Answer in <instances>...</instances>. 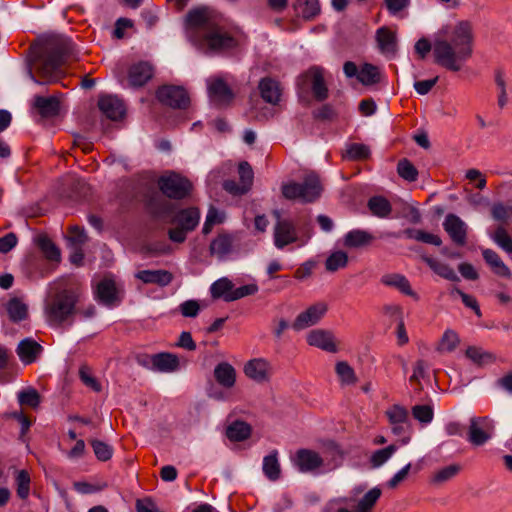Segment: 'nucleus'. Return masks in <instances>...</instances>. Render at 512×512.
<instances>
[{"mask_svg":"<svg viewBox=\"0 0 512 512\" xmlns=\"http://www.w3.org/2000/svg\"><path fill=\"white\" fill-rule=\"evenodd\" d=\"M159 190L170 199L181 200L189 196L192 191V183L176 172H168L159 177Z\"/></svg>","mask_w":512,"mask_h":512,"instance_id":"6e6552de","label":"nucleus"},{"mask_svg":"<svg viewBox=\"0 0 512 512\" xmlns=\"http://www.w3.org/2000/svg\"><path fill=\"white\" fill-rule=\"evenodd\" d=\"M72 55L71 43L63 38H50L35 51L36 70L44 83H55L63 76L62 66ZM30 78L37 84H43L29 71Z\"/></svg>","mask_w":512,"mask_h":512,"instance_id":"f03ea898","label":"nucleus"},{"mask_svg":"<svg viewBox=\"0 0 512 512\" xmlns=\"http://www.w3.org/2000/svg\"><path fill=\"white\" fill-rule=\"evenodd\" d=\"M422 259L429 266V268L440 277L453 282L460 280L453 268L448 264L442 263L428 256H423Z\"/></svg>","mask_w":512,"mask_h":512,"instance_id":"2f4dec72","label":"nucleus"},{"mask_svg":"<svg viewBox=\"0 0 512 512\" xmlns=\"http://www.w3.org/2000/svg\"><path fill=\"white\" fill-rule=\"evenodd\" d=\"M371 213L379 218H386L392 211L390 202L382 196L371 197L368 201Z\"/></svg>","mask_w":512,"mask_h":512,"instance_id":"c9c22d12","label":"nucleus"},{"mask_svg":"<svg viewBox=\"0 0 512 512\" xmlns=\"http://www.w3.org/2000/svg\"><path fill=\"white\" fill-rule=\"evenodd\" d=\"M214 378L220 386L230 389L236 383V370L230 363L221 362L214 368Z\"/></svg>","mask_w":512,"mask_h":512,"instance_id":"cd10ccee","label":"nucleus"},{"mask_svg":"<svg viewBox=\"0 0 512 512\" xmlns=\"http://www.w3.org/2000/svg\"><path fill=\"white\" fill-rule=\"evenodd\" d=\"M324 69L320 66H312L297 78L299 94L308 93L311 90L317 101L328 98V88L324 79Z\"/></svg>","mask_w":512,"mask_h":512,"instance_id":"0eeeda50","label":"nucleus"},{"mask_svg":"<svg viewBox=\"0 0 512 512\" xmlns=\"http://www.w3.org/2000/svg\"><path fill=\"white\" fill-rule=\"evenodd\" d=\"M454 294H457L458 296L461 297L462 299V302L463 304L474 310L475 314L478 316V317H481L482 316V313H481V310H480V307H479V304L476 300V298L472 295H469L465 292H463L461 289L457 288V287H454L452 290H451V295H454Z\"/></svg>","mask_w":512,"mask_h":512,"instance_id":"0e129e2a","label":"nucleus"},{"mask_svg":"<svg viewBox=\"0 0 512 512\" xmlns=\"http://www.w3.org/2000/svg\"><path fill=\"white\" fill-rule=\"evenodd\" d=\"M491 216L495 221L507 224L512 216V206H506L501 202H496L491 207Z\"/></svg>","mask_w":512,"mask_h":512,"instance_id":"4d7b16f0","label":"nucleus"},{"mask_svg":"<svg viewBox=\"0 0 512 512\" xmlns=\"http://www.w3.org/2000/svg\"><path fill=\"white\" fill-rule=\"evenodd\" d=\"M153 370L159 372H173L179 368L178 357L171 353H157L152 355Z\"/></svg>","mask_w":512,"mask_h":512,"instance_id":"c85d7f7f","label":"nucleus"},{"mask_svg":"<svg viewBox=\"0 0 512 512\" xmlns=\"http://www.w3.org/2000/svg\"><path fill=\"white\" fill-rule=\"evenodd\" d=\"M373 239L374 237L369 232L354 229L344 236L343 244L347 248H360L371 244Z\"/></svg>","mask_w":512,"mask_h":512,"instance_id":"7c9ffc66","label":"nucleus"},{"mask_svg":"<svg viewBox=\"0 0 512 512\" xmlns=\"http://www.w3.org/2000/svg\"><path fill=\"white\" fill-rule=\"evenodd\" d=\"M154 74L153 66L147 61L133 64L128 71V81L132 87L144 86Z\"/></svg>","mask_w":512,"mask_h":512,"instance_id":"412c9836","label":"nucleus"},{"mask_svg":"<svg viewBox=\"0 0 512 512\" xmlns=\"http://www.w3.org/2000/svg\"><path fill=\"white\" fill-rule=\"evenodd\" d=\"M326 311L327 305L325 303L319 302L311 305L296 317L291 327L296 331H300L313 326L321 320Z\"/></svg>","mask_w":512,"mask_h":512,"instance_id":"2eb2a0df","label":"nucleus"},{"mask_svg":"<svg viewBox=\"0 0 512 512\" xmlns=\"http://www.w3.org/2000/svg\"><path fill=\"white\" fill-rule=\"evenodd\" d=\"M485 262L490 266L492 271L501 277L510 278L511 271L509 267L502 261L500 256L492 249H484L482 251Z\"/></svg>","mask_w":512,"mask_h":512,"instance_id":"c756f323","label":"nucleus"},{"mask_svg":"<svg viewBox=\"0 0 512 512\" xmlns=\"http://www.w3.org/2000/svg\"><path fill=\"white\" fill-rule=\"evenodd\" d=\"M32 108L45 119L57 117L61 112V101L58 95L40 96L33 98Z\"/></svg>","mask_w":512,"mask_h":512,"instance_id":"dca6fc26","label":"nucleus"},{"mask_svg":"<svg viewBox=\"0 0 512 512\" xmlns=\"http://www.w3.org/2000/svg\"><path fill=\"white\" fill-rule=\"evenodd\" d=\"M473 32L469 22L461 21L449 39L437 38L433 43L434 62L439 66L458 72L473 53Z\"/></svg>","mask_w":512,"mask_h":512,"instance_id":"f257e3e1","label":"nucleus"},{"mask_svg":"<svg viewBox=\"0 0 512 512\" xmlns=\"http://www.w3.org/2000/svg\"><path fill=\"white\" fill-rule=\"evenodd\" d=\"M381 282L387 286H393L399 289L403 294L418 298L413 292L407 278L401 274H388L384 275Z\"/></svg>","mask_w":512,"mask_h":512,"instance_id":"473e14b6","label":"nucleus"},{"mask_svg":"<svg viewBox=\"0 0 512 512\" xmlns=\"http://www.w3.org/2000/svg\"><path fill=\"white\" fill-rule=\"evenodd\" d=\"M119 289L113 279L104 278L97 284L96 297L104 305L110 306L120 302Z\"/></svg>","mask_w":512,"mask_h":512,"instance_id":"5701e85b","label":"nucleus"},{"mask_svg":"<svg viewBox=\"0 0 512 512\" xmlns=\"http://www.w3.org/2000/svg\"><path fill=\"white\" fill-rule=\"evenodd\" d=\"M459 342L460 340L456 332L446 330L437 345V351L441 353L452 352L456 349Z\"/></svg>","mask_w":512,"mask_h":512,"instance_id":"a18cd8bd","label":"nucleus"},{"mask_svg":"<svg viewBox=\"0 0 512 512\" xmlns=\"http://www.w3.org/2000/svg\"><path fill=\"white\" fill-rule=\"evenodd\" d=\"M258 89L261 98L271 105H277L281 100L282 88L280 83L271 78L264 77L259 81Z\"/></svg>","mask_w":512,"mask_h":512,"instance_id":"b1692460","label":"nucleus"},{"mask_svg":"<svg viewBox=\"0 0 512 512\" xmlns=\"http://www.w3.org/2000/svg\"><path fill=\"white\" fill-rule=\"evenodd\" d=\"M251 427L244 421H235L227 427V437L236 442L244 441L249 438Z\"/></svg>","mask_w":512,"mask_h":512,"instance_id":"f704fd0d","label":"nucleus"},{"mask_svg":"<svg viewBox=\"0 0 512 512\" xmlns=\"http://www.w3.org/2000/svg\"><path fill=\"white\" fill-rule=\"evenodd\" d=\"M307 342L309 345L322 350L332 353L337 352V346L331 332L321 329L312 330L307 335Z\"/></svg>","mask_w":512,"mask_h":512,"instance_id":"393cba45","label":"nucleus"},{"mask_svg":"<svg viewBox=\"0 0 512 512\" xmlns=\"http://www.w3.org/2000/svg\"><path fill=\"white\" fill-rule=\"evenodd\" d=\"M238 173L240 183L250 190L254 179V172L251 165L246 161L239 163Z\"/></svg>","mask_w":512,"mask_h":512,"instance_id":"e2e57ef3","label":"nucleus"},{"mask_svg":"<svg viewBox=\"0 0 512 512\" xmlns=\"http://www.w3.org/2000/svg\"><path fill=\"white\" fill-rule=\"evenodd\" d=\"M348 264V255L344 251L333 252L325 261V268L329 272H336Z\"/></svg>","mask_w":512,"mask_h":512,"instance_id":"c03bdc74","label":"nucleus"},{"mask_svg":"<svg viewBox=\"0 0 512 512\" xmlns=\"http://www.w3.org/2000/svg\"><path fill=\"white\" fill-rule=\"evenodd\" d=\"M293 466L304 474L317 475L323 472L325 460L315 450L308 448L298 449L291 457Z\"/></svg>","mask_w":512,"mask_h":512,"instance_id":"1a4fd4ad","label":"nucleus"},{"mask_svg":"<svg viewBox=\"0 0 512 512\" xmlns=\"http://www.w3.org/2000/svg\"><path fill=\"white\" fill-rule=\"evenodd\" d=\"M263 473L271 481H276L280 478L281 468L278 461V452L276 450L264 457Z\"/></svg>","mask_w":512,"mask_h":512,"instance_id":"72a5a7b5","label":"nucleus"},{"mask_svg":"<svg viewBox=\"0 0 512 512\" xmlns=\"http://www.w3.org/2000/svg\"><path fill=\"white\" fill-rule=\"evenodd\" d=\"M7 312L12 321L19 322L27 317L28 308L27 305L20 301L18 298H12L7 303Z\"/></svg>","mask_w":512,"mask_h":512,"instance_id":"79ce46f5","label":"nucleus"},{"mask_svg":"<svg viewBox=\"0 0 512 512\" xmlns=\"http://www.w3.org/2000/svg\"><path fill=\"white\" fill-rule=\"evenodd\" d=\"M81 295L78 287L64 288L52 294L45 304V314L49 323L61 325L67 321L75 313Z\"/></svg>","mask_w":512,"mask_h":512,"instance_id":"7ed1b4c3","label":"nucleus"},{"mask_svg":"<svg viewBox=\"0 0 512 512\" xmlns=\"http://www.w3.org/2000/svg\"><path fill=\"white\" fill-rule=\"evenodd\" d=\"M495 424L488 416H475L470 419L467 439L474 446H482L494 435Z\"/></svg>","mask_w":512,"mask_h":512,"instance_id":"9b49d317","label":"nucleus"},{"mask_svg":"<svg viewBox=\"0 0 512 512\" xmlns=\"http://www.w3.org/2000/svg\"><path fill=\"white\" fill-rule=\"evenodd\" d=\"M406 236L410 239H414L419 242L440 246L442 244V240L438 235L425 232L423 230H416V229H406L404 231Z\"/></svg>","mask_w":512,"mask_h":512,"instance_id":"37998d69","label":"nucleus"},{"mask_svg":"<svg viewBox=\"0 0 512 512\" xmlns=\"http://www.w3.org/2000/svg\"><path fill=\"white\" fill-rule=\"evenodd\" d=\"M218 19L208 7H198L190 10L186 16L187 38L191 42V35L196 31L200 34L212 26Z\"/></svg>","mask_w":512,"mask_h":512,"instance_id":"f8f14e48","label":"nucleus"},{"mask_svg":"<svg viewBox=\"0 0 512 512\" xmlns=\"http://www.w3.org/2000/svg\"><path fill=\"white\" fill-rule=\"evenodd\" d=\"M208 94L211 101L218 106L229 105L234 99V93L228 84L219 77L207 80Z\"/></svg>","mask_w":512,"mask_h":512,"instance_id":"4468645a","label":"nucleus"},{"mask_svg":"<svg viewBox=\"0 0 512 512\" xmlns=\"http://www.w3.org/2000/svg\"><path fill=\"white\" fill-rule=\"evenodd\" d=\"M179 311L184 317L194 318L200 311V305L196 300H187L179 305Z\"/></svg>","mask_w":512,"mask_h":512,"instance_id":"774afa93","label":"nucleus"},{"mask_svg":"<svg viewBox=\"0 0 512 512\" xmlns=\"http://www.w3.org/2000/svg\"><path fill=\"white\" fill-rule=\"evenodd\" d=\"M17 495L21 499H26L30 493V475L26 470H20L16 475Z\"/></svg>","mask_w":512,"mask_h":512,"instance_id":"6e6d98bb","label":"nucleus"},{"mask_svg":"<svg viewBox=\"0 0 512 512\" xmlns=\"http://www.w3.org/2000/svg\"><path fill=\"white\" fill-rule=\"evenodd\" d=\"M382 492L378 487L370 489L365 495L359 500L356 512H371L376 502L379 500Z\"/></svg>","mask_w":512,"mask_h":512,"instance_id":"ea45409f","label":"nucleus"},{"mask_svg":"<svg viewBox=\"0 0 512 512\" xmlns=\"http://www.w3.org/2000/svg\"><path fill=\"white\" fill-rule=\"evenodd\" d=\"M466 356L478 365H484L494 361V356L491 353L475 346H470L467 348Z\"/></svg>","mask_w":512,"mask_h":512,"instance_id":"603ef678","label":"nucleus"},{"mask_svg":"<svg viewBox=\"0 0 512 512\" xmlns=\"http://www.w3.org/2000/svg\"><path fill=\"white\" fill-rule=\"evenodd\" d=\"M200 221V211L196 207H188L177 211L171 222L176 227L169 229V239L175 243H183L189 232L195 230Z\"/></svg>","mask_w":512,"mask_h":512,"instance_id":"423d86ee","label":"nucleus"},{"mask_svg":"<svg viewBox=\"0 0 512 512\" xmlns=\"http://www.w3.org/2000/svg\"><path fill=\"white\" fill-rule=\"evenodd\" d=\"M81 381L95 392H100L102 387L98 380L91 374L89 367L81 366L79 369Z\"/></svg>","mask_w":512,"mask_h":512,"instance_id":"338daca9","label":"nucleus"},{"mask_svg":"<svg viewBox=\"0 0 512 512\" xmlns=\"http://www.w3.org/2000/svg\"><path fill=\"white\" fill-rule=\"evenodd\" d=\"M276 219L273 228V242L276 248L283 249L298 240V232L295 223L289 218H282L279 210L272 211Z\"/></svg>","mask_w":512,"mask_h":512,"instance_id":"9d476101","label":"nucleus"},{"mask_svg":"<svg viewBox=\"0 0 512 512\" xmlns=\"http://www.w3.org/2000/svg\"><path fill=\"white\" fill-rule=\"evenodd\" d=\"M381 73L377 66L370 63H365L358 74V80L363 85H373L380 82Z\"/></svg>","mask_w":512,"mask_h":512,"instance_id":"4c0bfd02","label":"nucleus"},{"mask_svg":"<svg viewBox=\"0 0 512 512\" xmlns=\"http://www.w3.org/2000/svg\"><path fill=\"white\" fill-rule=\"evenodd\" d=\"M346 155L351 160H364L369 157L370 149L365 144L353 143L347 147Z\"/></svg>","mask_w":512,"mask_h":512,"instance_id":"052dcab7","label":"nucleus"},{"mask_svg":"<svg viewBox=\"0 0 512 512\" xmlns=\"http://www.w3.org/2000/svg\"><path fill=\"white\" fill-rule=\"evenodd\" d=\"M156 97L162 104L174 109H186L190 103L187 91L180 86L163 85L156 91Z\"/></svg>","mask_w":512,"mask_h":512,"instance_id":"ddd939ff","label":"nucleus"},{"mask_svg":"<svg viewBox=\"0 0 512 512\" xmlns=\"http://www.w3.org/2000/svg\"><path fill=\"white\" fill-rule=\"evenodd\" d=\"M18 402L22 406L37 408L41 402V396L35 388H27L18 393Z\"/></svg>","mask_w":512,"mask_h":512,"instance_id":"8fccbe9b","label":"nucleus"},{"mask_svg":"<svg viewBox=\"0 0 512 512\" xmlns=\"http://www.w3.org/2000/svg\"><path fill=\"white\" fill-rule=\"evenodd\" d=\"M460 469L461 467L458 464H451L449 466L441 468L433 474L432 483H445L454 478L460 472Z\"/></svg>","mask_w":512,"mask_h":512,"instance_id":"864d4df0","label":"nucleus"},{"mask_svg":"<svg viewBox=\"0 0 512 512\" xmlns=\"http://www.w3.org/2000/svg\"><path fill=\"white\" fill-rule=\"evenodd\" d=\"M244 374L257 383H263L269 380L271 366L269 362L263 358H255L249 360L243 368Z\"/></svg>","mask_w":512,"mask_h":512,"instance_id":"6ab92c4d","label":"nucleus"},{"mask_svg":"<svg viewBox=\"0 0 512 512\" xmlns=\"http://www.w3.org/2000/svg\"><path fill=\"white\" fill-rule=\"evenodd\" d=\"M282 194L288 200H300L302 203L315 202L321 195L322 185L318 175L307 174L301 183L290 182L282 185Z\"/></svg>","mask_w":512,"mask_h":512,"instance_id":"39448f33","label":"nucleus"},{"mask_svg":"<svg viewBox=\"0 0 512 512\" xmlns=\"http://www.w3.org/2000/svg\"><path fill=\"white\" fill-rule=\"evenodd\" d=\"M398 175L406 181L414 182L418 177V170L412 162L406 158L399 160L397 164Z\"/></svg>","mask_w":512,"mask_h":512,"instance_id":"3c124183","label":"nucleus"},{"mask_svg":"<svg viewBox=\"0 0 512 512\" xmlns=\"http://www.w3.org/2000/svg\"><path fill=\"white\" fill-rule=\"evenodd\" d=\"M386 416L390 424L408 423L409 413L408 410L399 404H394L386 411Z\"/></svg>","mask_w":512,"mask_h":512,"instance_id":"de8ad7c7","label":"nucleus"},{"mask_svg":"<svg viewBox=\"0 0 512 512\" xmlns=\"http://www.w3.org/2000/svg\"><path fill=\"white\" fill-rule=\"evenodd\" d=\"M234 238L229 233H219L210 243V253L219 259L225 258L233 250Z\"/></svg>","mask_w":512,"mask_h":512,"instance_id":"bb28decb","label":"nucleus"},{"mask_svg":"<svg viewBox=\"0 0 512 512\" xmlns=\"http://www.w3.org/2000/svg\"><path fill=\"white\" fill-rule=\"evenodd\" d=\"M258 292L256 284H247L238 288H233V292L227 297V302H232L246 296L254 295Z\"/></svg>","mask_w":512,"mask_h":512,"instance_id":"69168bd1","label":"nucleus"},{"mask_svg":"<svg viewBox=\"0 0 512 512\" xmlns=\"http://www.w3.org/2000/svg\"><path fill=\"white\" fill-rule=\"evenodd\" d=\"M135 277L145 284H156L161 287L169 285L173 280V274L167 270H141Z\"/></svg>","mask_w":512,"mask_h":512,"instance_id":"a878e982","label":"nucleus"},{"mask_svg":"<svg viewBox=\"0 0 512 512\" xmlns=\"http://www.w3.org/2000/svg\"><path fill=\"white\" fill-rule=\"evenodd\" d=\"M293 7L295 10H299L306 20H311L320 13L319 0H296Z\"/></svg>","mask_w":512,"mask_h":512,"instance_id":"e433bc0d","label":"nucleus"},{"mask_svg":"<svg viewBox=\"0 0 512 512\" xmlns=\"http://www.w3.org/2000/svg\"><path fill=\"white\" fill-rule=\"evenodd\" d=\"M66 239L70 243L71 247H82L87 242L88 237L83 228L75 225L69 228Z\"/></svg>","mask_w":512,"mask_h":512,"instance_id":"680f3d73","label":"nucleus"},{"mask_svg":"<svg viewBox=\"0 0 512 512\" xmlns=\"http://www.w3.org/2000/svg\"><path fill=\"white\" fill-rule=\"evenodd\" d=\"M191 43L207 55L219 54L238 45L237 40L224 30L218 20L203 33H193Z\"/></svg>","mask_w":512,"mask_h":512,"instance_id":"20e7f679","label":"nucleus"},{"mask_svg":"<svg viewBox=\"0 0 512 512\" xmlns=\"http://www.w3.org/2000/svg\"><path fill=\"white\" fill-rule=\"evenodd\" d=\"M42 352L43 347L36 340L30 337L21 340L16 348V353L24 365L34 363Z\"/></svg>","mask_w":512,"mask_h":512,"instance_id":"aec40b11","label":"nucleus"},{"mask_svg":"<svg viewBox=\"0 0 512 512\" xmlns=\"http://www.w3.org/2000/svg\"><path fill=\"white\" fill-rule=\"evenodd\" d=\"M90 444L93 448L94 454L96 458L100 461H108L113 455V448L107 443L92 439L90 440Z\"/></svg>","mask_w":512,"mask_h":512,"instance_id":"13d9d810","label":"nucleus"},{"mask_svg":"<svg viewBox=\"0 0 512 512\" xmlns=\"http://www.w3.org/2000/svg\"><path fill=\"white\" fill-rule=\"evenodd\" d=\"M443 228L456 245L466 244L468 227L460 217L452 213L446 215Z\"/></svg>","mask_w":512,"mask_h":512,"instance_id":"a211bd4d","label":"nucleus"},{"mask_svg":"<svg viewBox=\"0 0 512 512\" xmlns=\"http://www.w3.org/2000/svg\"><path fill=\"white\" fill-rule=\"evenodd\" d=\"M491 238L503 251L512 254V238L503 226L497 227Z\"/></svg>","mask_w":512,"mask_h":512,"instance_id":"09e8293b","label":"nucleus"},{"mask_svg":"<svg viewBox=\"0 0 512 512\" xmlns=\"http://www.w3.org/2000/svg\"><path fill=\"white\" fill-rule=\"evenodd\" d=\"M411 412L413 417L422 424H429L434 417V411L430 405H415Z\"/></svg>","mask_w":512,"mask_h":512,"instance_id":"bf43d9fd","label":"nucleus"},{"mask_svg":"<svg viewBox=\"0 0 512 512\" xmlns=\"http://www.w3.org/2000/svg\"><path fill=\"white\" fill-rule=\"evenodd\" d=\"M396 451L397 447L395 445H389L383 449L374 451L370 457V464L372 468H379L382 466L392 457Z\"/></svg>","mask_w":512,"mask_h":512,"instance_id":"49530a36","label":"nucleus"},{"mask_svg":"<svg viewBox=\"0 0 512 512\" xmlns=\"http://www.w3.org/2000/svg\"><path fill=\"white\" fill-rule=\"evenodd\" d=\"M98 107L107 118L113 121L121 119L125 114V105L116 96H101L98 101Z\"/></svg>","mask_w":512,"mask_h":512,"instance_id":"4be33fe9","label":"nucleus"},{"mask_svg":"<svg viewBox=\"0 0 512 512\" xmlns=\"http://www.w3.org/2000/svg\"><path fill=\"white\" fill-rule=\"evenodd\" d=\"M336 373L340 378L341 382L346 385L355 384L357 377L353 368L345 361H340L335 367Z\"/></svg>","mask_w":512,"mask_h":512,"instance_id":"5fc2aeb1","label":"nucleus"},{"mask_svg":"<svg viewBox=\"0 0 512 512\" xmlns=\"http://www.w3.org/2000/svg\"><path fill=\"white\" fill-rule=\"evenodd\" d=\"M37 245L48 260L60 261V250L49 237L45 235L39 236L37 239Z\"/></svg>","mask_w":512,"mask_h":512,"instance_id":"58836bf2","label":"nucleus"},{"mask_svg":"<svg viewBox=\"0 0 512 512\" xmlns=\"http://www.w3.org/2000/svg\"><path fill=\"white\" fill-rule=\"evenodd\" d=\"M234 284L227 278H221L215 281L210 288L211 296L215 299L223 298L227 302V297L233 292Z\"/></svg>","mask_w":512,"mask_h":512,"instance_id":"a19ab883","label":"nucleus"},{"mask_svg":"<svg viewBox=\"0 0 512 512\" xmlns=\"http://www.w3.org/2000/svg\"><path fill=\"white\" fill-rule=\"evenodd\" d=\"M375 40L381 54L389 58L395 57L398 50V38L395 31L382 26L376 30Z\"/></svg>","mask_w":512,"mask_h":512,"instance_id":"f3484780","label":"nucleus"}]
</instances>
